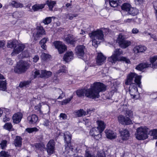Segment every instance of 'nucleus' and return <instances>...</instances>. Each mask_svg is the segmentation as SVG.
Masks as SVG:
<instances>
[{
	"label": "nucleus",
	"mask_w": 157,
	"mask_h": 157,
	"mask_svg": "<svg viewBox=\"0 0 157 157\" xmlns=\"http://www.w3.org/2000/svg\"><path fill=\"white\" fill-rule=\"evenodd\" d=\"M157 60V56H154L151 57L150 59V61L152 65L151 66H153V63Z\"/></svg>",
	"instance_id": "50"
},
{
	"label": "nucleus",
	"mask_w": 157,
	"mask_h": 157,
	"mask_svg": "<svg viewBox=\"0 0 157 157\" xmlns=\"http://www.w3.org/2000/svg\"><path fill=\"white\" fill-rule=\"evenodd\" d=\"M30 81H25L21 82L19 85V87L22 88H26L29 86Z\"/></svg>",
	"instance_id": "30"
},
{
	"label": "nucleus",
	"mask_w": 157,
	"mask_h": 157,
	"mask_svg": "<svg viewBox=\"0 0 157 157\" xmlns=\"http://www.w3.org/2000/svg\"><path fill=\"white\" fill-rule=\"evenodd\" d=\"M38 117L35 114H32L29 116L27 120L29 123L30 124H35L38 121Z\"/></svg>",
	"instance_id": "21"
},
{
	"label": "nucleus",
	"mask_w": 157,
	"mask_h": 157,
	"mask_svg": "<svg viewBox=\"0 0 157 157\" xmlns=\"http://www.w3.org/2000/svg\"><path fill=\"white\" fill-rule=\"evenodd\" d=\"M105 86L103 84L100 82H95L91 85L89 89L77 90L76 94L79 97L85 95L88 98L95 99L99 97L100 92L105 91Z\"/></svg>",
	"instance_id": "1"
},
{
	"label": "nucleus",
	"mask_w": 157,
	"mask_h": 157,
	"mask_svg": "<svg viewBox=\"0 0 157 157\" xmlns=\"http://www.w3.org/2000/svg\"><path fill=\"white\" fill-rule=\"evenodd\" d=\"M153 4L155 10V14L156 19L157 20V1L154 2Z\"/></svg>",
	"instance_id": "48"
},
{
	"label": "nucleus",
	"mask_w": 157,
	"mask_h": 157,
	"mask_svg": "<svg viewBox=\"0 0 157 157\" xmlns=\"http://www.w3.org/2000/svg\"><path fill=\"white\" fill-rule=\"evenodd\" d=\"M148 135L153 136V139H157V129H154L149 131Z\"/></svg>",
	"instance_id": "37"
},
{
	"label": "nucleus",
	"mask_w": 157,
	"mask_h": 157,
	"mask_svg": "<svg viewBox=\"0 0 157 157\" xmlns=\"http://www.w3.org/2000/svg\"><path fill=\"white\" fill-rule=\"evenodd\" d=\"M117 42L122 48H125L131 44L130 41L125 40L124 37L121 34H120L117 39Z\"/></svg>",
	"instance_id": "7"
},
{
	"label": "nucleus",
	"mask_w": 157,
	"mask_h": 157,
	"mask_svg": "<svg viewBox=\"0 0 157 157\" xmlns=\"http://www.w3.org/2000/svg\"><path fill=\"white\" fill-rule=\"evenodd\" d=\"M106 57L105 56L101 53H98L96 58V62L99 65L102 64L105 60Z\"/></svg>",
	"instance_id": "18"
},
{
	"label": "nucleus",
	"mask_w": 157,
	"mask_h": 157,
	"mask_svg": "<svg viewBox=\"0 0 157 157\" xmlns=\"http://www.w3.org/2000/svg\"><path fill=\"white\" fill-rule=\"evenodd\" d=\"M44 6V4L35 5L33 6L32 9L34 11H36L43 8Z\"/></svg>",
	"instance_id": "35"
},
{
	"label": "nucleus",
	"mask_w": 157,
	"mask_h": 157,
	"mask_svg": "<svg viewBox=\"0 0 157 157\" xmlns=\"http://www.w3.org/2000/svg\"><path fill=\"white\" fill-rule=\"evenodd\" d=\"M135 12L136 10L133 8L131 7L128 13L130 14H131L132 16H135L136 14Z\"/></svg>",
	"instance_id": "49"
},
{
	"label": "nucleus",
	"mask_w": 157,
	"mask_h": 157,
	"mask_svg": "<svg viewBox=\"0 0 157 157\" xmlns=\"http://www.w3.org/2000/svg\"><path fill=\"white\" fill-rule=\"evenodd\" d=\"M52 21L51 17H48L46 18L43 21V22L45 25H48Z\"/></svg>",
	"instance_id": "43"
},
{
	"label": "nucleus",
	"mask_w": 157,
	"mask_h": 157,
	"mask_svg": "<svg viewBox=\"0 0 157 157\" xmlns=\"http://www.w3.org/2000/svg\"><path fill=\"white\" fill-rule=\"evenodd\" d=\"M39 129L36 127L29 128L25 129V131L29 133H32L38 131Z\"/></svg>",
	"instance_id": "38"
},
{
	"label": "nucleus",
	"mask_w": 157,
	"mask_h": 157,
	"mask_svg": "<svg viewBox=\"0 0 157 157\" xmlns=\"http://www.w3.org/2000/svg\"><path fill=\"white\" fill-rule=\"evenodd\" d=\"M64 40L67 43L72 45L74 44L76 41L75 39L71 35H68L65 37Z\"/></svg>",
	"instance_id": "23"
},
{
	"label": "nucleus",
	"mask_w": 157,
	"mask_h": 157,
	"mask_svg": "<svg viewBox=\"0 0 157 157\" xmlns=\"http://www.w3.org/2000/svg\"><path fill=\"white\" fill-rule=\"evenodd\" d=\"M35 147L38 149H40L42 147L40 143H36L35 145Z\"/></svg>",
	"instance_id": "61"
},
{
	"label": "nucleus",
	"mask_w": 157,
	"mask_h": 157,
	"mask_svg": "<svg viewBox=\"0 0 157 157\" xmlns=\"http://www.w3.org/2000/svg\"><path fill=\"white\" fill-rule=\"evenodd\" d=\"M73 96H72L70 98H67L62 101H61V104L62 105H66L69 103L71 100L73 98Z\"/></svg>",
	"instance_id": "41"
},
{
	"label": "nucleus",
	"mask_w": 157,
	"mask_h": 157,
	"mask_svg": "<svg viewBox=\"0 0 157 157\" xmlns=\"http://www.w3.org/2000/svg\"><path fill=\"white\" fill-rule=\"evenodd\" d=\"M130 85V88L132 91H135L136 92H137V82H132V83L129 84Z\"/></svg>",
	"instance_id": "36"
},
{
	"label": "nucleus",
	"mask_w": 157,
	"mask_h": 157,
	"mask_svg": "<svg viewBox=\"0 0 157 157\" xmlns=\"http://www.w3.org/2000/svg\"><path fill=\"white\" fill-rule=\"evenodd\" d=\"M25 48V46L23 44H19L18 45H16L11 54V55L13 56L15 54H19L22 52Z\"/></svg>",
	"instance_id": "16"
},
{
	"label": "nucleus",
	"mask_w": 157,
	"mask_h": 157,
	"mask_svg": "<svg viewBox=\"0 0 157 157\" xmlns=\"http://www.w3.org/2000/svg\"><path fill=\"white\" fill-rule=\"evenodd\" d=\"M7 141L6 140H2L1 143L0 145L2 149H4L6 147L7 145Z\"/></svg>",
	"instance_id": "44"
},
{
	"label": "nucleus",
	"mask_w": 157,
	"mask_h": 157,
	"mask_svg": "<svg viewBox=\"0 0 157 157\" xmlns=\"http://www.w3.org/2000/svg\"><path fill=\"white\" fill-rule=\"evenodd\" d=\"M22 138L20 136H17L14 140V145L16 147H20L21 145Z\"/></svg>",
	"instance_id": "28"
},
{
	"label": "nucleus",
	"mask_w": 157,
	"mask_h": 157,
	"mask_svg": "<svg viewBox=\"0 0 157 157\" xmlns=\"http://www.w3.org/2000/svg\"><path fill=\"white\" fill-rule=\"evenodd\" d=\"M94 138L97 140H98L101 138V133L99 134L98 135H95L94 136Z\"/></svg>",
	"instance_id": "60"
},
{
	"label": "nucleus",
	"mask_w": 157,
	"mask_h": 157,
	"mask_svg": "<svg viewBox=\"0 0 157 157\" xmlns=\"http://www.w3.org/2000/svg\"><path fill=\"white\" fill-rule=\"evenodd\" d=\"M110 6L113 7H116L120 5L121 0H109Z\"/></svg>",
	"instance_id": "24"
},
{
	"label": "nucleus",
	"mask_w": 157,
	"mask_h": 157,
	"mask_svg": "<svg viewBox=\"0 0 157 157\" xmlns=\"http://www.w3.org/2000/svg\"><path fill=\"white\" fill-rule=\"evenodd\" d=\"M23 114L21 113L18 112L14 114L13 116V122L15 124H18L21 121L22 118Z\"/></svg>",
	"instance_id": "20"
},
{
	"label": "nucleus",
	"mask_w": 157,
	"mask_h": 157,
	"mask_svg": "<svg viewBox=\"0 0 157 157\" xmlns=\"http://www.w3.org/2000/svg\"><path fill=\"white\" fill-rule=\"evenodd\" d=\"M149 128L146 126H141L138 128V140H144L147 137Z\"/></svg>",
	"instance_id": "6"
},
{
	"label": "nucleus",
	"mask_w": 157,
	"mask_h": 157,
	"mask_svg": "<svg viewBox=\"0 0 157 157\" xmlns=\"http://www.w3.org/2000/svg\"><path fill=\"white\" fill-rule=\"evenodd\" d=\"M5 42L4 40H0V47L2 48L4 46Z\"/></svg>",
	"instance_id": "62"
},
{
	"label": "nucleus",
	"mask_w": 157,
	"mask_h": 157,
	"mask_svg": "<svg viewBox=\"0 0 157 157\" xmlns=\"http://www.w3.org/2000/svg\"><path fill=\"white\" fill-rule=\"evenodd\" d=\"M86 50L85 47L83 45H79L75 48V51L76 55L79 58H81L84 60L83 58L85 54V51Z\"/></svg>",
	"instance_id": "10"
},
{
	"label": "nucleus",
	"mask_w": 157,
	"mask_h": 157,
	"mask_svg": "<svg viewBox=\"0 0 157 157\" xmlns=\"http://www.w3.org/2000/svg\"><path fill=\"white\" fill-rule=\"evenodd\" d=\"M53 44L56 48L58 49L59 53H62L67 50L66 46L60 41H54Z\"/></svg>",
	"instance_id": "15"
},
{
	"label": "nucleus",
	"mask_w": 157,
	"mask_h": 157,
	"mask_svg": "<svg viewBox=\"0 0 157 157\" xmlns=\"http://www.w3.org/2000/svg\"><path fill=\"white\" fill-rule=\"evenodd\" d=\"M66 70L64 66H62L60 69L58 71V73L59 74L61 72L66 73Z\"/></svg>",
	"instance_id": "53"
},
{
	"label": "nucleus",
	"mask_w": 157,
	"mask_h": 157,
	"mask_svg": "<svg viewBox=\"0 0 157 157\" xmlns=\"http://www.w3.org/2000/svg\"><path fill=\"white\" fill-rule=\"evenodd\" d=\"M71 135L68 131L64 133V140L66 142L65 145V151L63 152V155L65 157H72L73 154V148L71 146Z\"/></svg>",
	"instance_id": "2"
},
{
	"label": "nucleus",
	"mask_w": 157,
	"mask_h": 157,
	"mask_svg": "<svg viewBox=\"0 0 157 157\" xmlns=\"http://www.w3.org/2000/svg\"><path fill=\"white\" fill-rule=\"evenodd\" d=\"M22 55L24 57H27L29 56V53L28 51L25 50L22 52Z\"/></svg>",
	"instance_id": "56"
},
{
	"label": "nucleus",
	"mask_w": 157,
	"mask_h": 157,
	"mask_svg": "<svg viewBox=\"0 0 157 157\" xmlns=\"http://www.w3.org/2000/svg\"><path fill=\"white\" fill-rule=\"evenodd\" d=\"M10 4L13 7L16 8H22L24 6L23 5L22 3L14 1H12L10 3Z\"/></svg>",
	"instance_id": "29"
},
{
	"label": "nucleus",
	"mask_w": 157,
	"mask_h": 157,
	"mask_svg": "<svg viewBox=\"0 0 157 157\" xmlns=\"http://www.w3.org/2000/svg\"><path fill=\"white\" fill-rule=\"evenodd\" d=\"M49 121L48 120H45L43 124V125L46 126H48L49 125Z\"/></svg>",
	"instance_id": "59"
},
{
	"label": "nucleus",
	"mask_w": 157,
	"mask_h": 157,
	"mask_svg": "<svg viewBox=\"0 0 157 157\" xmlns=\"http://www.w3.org/2000/svg\"><path fill=\"white\" fill-rule=\"evenodd\" d=\"M29 66L30 64L27 62L21 60L17 63L16 67L15 68L14 71L18 73H24Z\"/></svg>",
	"instance_id": "5"
},
{
	"label": "nucleus",
	"mask_w": 157,
	"mask_h": 157,
	"mask_svg": "<svg viewBox=\"0 0 157 157\" xmlns=\"http://www.w3.org/2000/svg\"><path fill=\"white\" fill-rule=\"evenodd\" d=\"M121 138L123 141L129 139L130 136L128 131L126 129L120 131Z\"/></svg>",
	"instance_id": "17"
},
{
	"label": "nucleus",
	"mask_w": 157,
	"mask_h": 157,
	"mask_svg": "<svg viewBox=\"0 0 157 157\" xmlns=\"http://www.w3.org/2000/svg\"><path fill=\"white\" fill-rule=\"evenodd\" d=\"M120 59L121 61L125 62L126 63H130V61L129 59L125 57H121Z\"/></svg>",
	"instance_id": "52"
},
{
	"label": "nucleus",
	"mask_w": 157,
	"mask_h": 157,
	"mask_svg": "<svg viewBox=\"0 0 157 157\" xmlns=\"http://www.w3.org/2000/svg\"><path fill=\"white\" fill-rule=\"evenodd\" d=\"M55 142L54 140H51L48 142L46 150L48 155H50L55 152Z\"/></svg>",
	"instance_id": "13"
},
{
	"label": "nucleus",
	"mask_w": 157,
	"mask_h": 157,
	"mask_svg": "<svg viewBox=\"0 0 157 157\" xmlns=\"http://www.w3.org/2000/svg\"><path fill=\"white\" fill-rule=\"evenodd\" d=\"M39 59V57L37 56H35L33 58V61L35 63Z\"/></svg>",
	"instance_id": "63"
},
{
	"label": "nucleus",
	"mask_w": 157,
	"mask_h": 157,
	"mask_svg": "<svg viewBox=\"0 0 157 157\" xmlns=\"http://www.w3.org/2000/svg\"><path fill=\"white\" fill-rule=\"evenodd\" d=\"M151 67V64H148L146 63H144L138 65V70L142 71L144 69Z\"/></svg>",
	"instance_id": "26"
},
{
	"label": "nucleus",
	"mask_w": 157,
	"mask_h": 157,
	"mask_svg": "<svg viewBox=\"0 0 157 157\" xmlns=\"http://www.w3.org/2000/svg\"><path fill=\"white\" fill-rule=\"evenodd\" d=\"M78 16L77 14H72L71 13H68L67 15V17L70 20H72L74 17H75Z\"/></svg>",
	"instance_id": "47"
},
{
	"label": "nucleus",
	"mask_w": 157,
	"mask_h": 157,
	"mask_svg": "<svg viewBox=\"0 0 157 157\" xmlns=\"http://www.w3.org/2000/svg\"><path fill=\"white\" fill-rule=\"evenodd\" d=\"M107 138L110 140L116 138L117 137L116 133L113 131L110 130H106L105 131Z\"/></svg>",
	"instance_id": "19"
},
{
	"label": "nucleus",
	"mask_w": 157,
	"mask_h": 157,
	"mask_svg": "<svg viewBox=\"0 0 157 157\" xmlns=\"http://www.w3.org/2000/svg\"><path fill=\"white\" fill-rule=\"evenodd\" d=\"M35 77L47 78L50 77L52 75V72L45 70L36 71L34 72Z\"/></svg>",
	"instance_id": "11"
},
{
	"label": "nucleus",
	"mask_w": 157,
	"mask_h": 157,
	"mask_svg": "<svg viewBox=\"0 0 157 157\" xmlns=\"http://www.w3.org/2000/svg\"><path fill=\"white\" fill-rule=\"evenodd\" d=\"M12 128V125L10 123H6L4 125V128L7 130H10Z\"/></svg>",
	"instance_id": "46"
},
{
	"label": "nucleus",
	"mask_w": 157,
	"mask_h": 157,
	"mask_svg": "<svg viewBox=\"0 0 157 157\" xmlns=\"http://www.w3.org/2000/svg\"><path fill=\"white\" fill-rule=\"evenodd\" d=\"M59 117L62 118L63 119L65 120L67 118V116L65 113H61L60 114Z\"/></svg>",
	"instance_id": "58"
},
{
	"label": "nucleus",
	"mask_w": 157,
	"mask_h": 157,
	"mask_svg": "<svg viewBox=\"0 0 157 157\" xmlns=\"http://www.w3.org/2000/svg\"><path fill=\"white\" fill-rule=\"evenodd\" d=\"M0 155L1 156L3 157H9V155L8 153L5 151H1L0 152Z\"/></svg>",
	"instance_id": "51"
},
{
	"label": "nucleus",
	"mask_w": 157,
	"mask_h": 157,
	"mask_svg": "<svg viewBox=\"0 0 157 157\" xmlns=\"http://www.w3.org/2000/svg\"><path fill=\"white\" fill-rule=\"evenodd\" d=\"M126 115L125 116H128L129 117H131L132 115V111L131 110H127L126 111Z\"/></svg>",
	"instance_id": "55"
},
{
	"label": "nucleus",
	"mask_w": 157,
	"mask_h": 157,
	"mask_svg": "<svg viewBox=\"0 0 157 157\" xmlns=\"http://www.w3.org/2000/svg\"><path fill=\"white\" fill-rule=\"evenodd\" d=\"M118 120L120 123L124 125H128L132 124V120L129 117L121 115L118 117Z\"/></svg>",
	"instance_id": "12"
},
{
	"label": "nucleus",
	"mask_w": 157,
	"mask_h": 157,
	"mask_svg": "<svg viewBox=\"0 0 157 157\" xmlns=\"http://www.w3.org/2000/svg\"><path fill=\"white\" fill-rule=\"evenodd\" d=\"M131 8V5L128 3H124L121 6V8L123 10L128 12Z\"/></svg>",
	"instance_id": "34"
},
{
	"label": "nucleus",
	"mask_w": 157,
	"mask_h": 157,
	"mask_svg": "<svg viewBox=\"0 0 157 157\" xmlns=\"http://www.w3.org/2000/svg\"><path fill=\"white\" fill-rule=\"evenodd\" d=\"M17 42L16 40H10L7 43V47L9 48H14L16 45H17Z\"/></svg>",
	"instance_id": "27"
},
{
	"label": "nucleus",
	"mask_w": 157,
	"mask_h": 157,
	"mask_svg": "<svg viewBox=\"0 0 157 157\" xmlns=\"http://www.w3.org/2000/svg\"><path fill=\"white\" fill-rule=\"evenodd\" d=\"M147 49V48L144 45L138 46V52H143Z\"/></svg>",
	"instance_id": "40"
},
{
	"label": "nucleus",
	"mask_w": 157,
	"mask_h": 157,
	"mask_svg": "<svg viewBox=\"0 0 157 157\" xmlns=\"http://www.w3.org/2000/svg\"><path fill=\"white\" fill-rule=\"evenodd\" d=\"M84 123L86 125H89L90 124V120L87 119H85L83 120Z\"/></svg>",
	"instance_id": "57"
},
{
	"label": "nucleus",
	"mask_w": 157,
	"mask_h": 157,
	"mask_svg": "<svg viewBox=\"0 0 157 157\" xmlns=\"http://www.w3.org/2000/svg\"><path fill=\"white\" fill-rule=\"evenodd\" d=\"M89 36L92 40V45L95 48L98 47V45L104 39V34L101 30L98 29L89 34Z\"/></svg>",
	"instance_id": "3"
},
{
	"label": "nucleus",
	"mask_w": 157,
	"mask_h": 157,
	"mask_svg": "<svg viewBox=\"0 0 157 157\" xmlns=\"http://www.w3.org/2000/svg\"><path fill=\"white\" fill-rule=\"evenodd\" d=\"M102 32L103 33H106L107 34H108V33L109 32V30L108 29H105V28H103L102 29Z\"/></svg>",
	"instance_id": "64"
},
{
	"label": "nucleus",
	"mask_w": 157,
	"mask_h": 157,
	"mask_svg": "<svg viewBox=\"0 0 157 157\" xmlns=\"http://www.w3.org/2000/svg\"><path fill=\"white\" fill-rule=\"evenodd\" d=\"M48 40L47 38H43L40 42V44L41 47L44 50H46L47 46L45 43Z\"/></svg>",
	"instance_id": "31"
},
{
	"label": "nucleus",
	"mask_w": 157,
	"mask_h": 157,
	"mask_svg": "<svg viewBox=\"0 0 157 157\" xmlns=\"http://www.w3.org/2000/svg\"><path fill=\"white\" fill-rule=\"evenodd\" d=\"M6 89V80L4 81L0 80V90H5Z\"/></svg>",
	"instance_id": "32"
},
{
	"label": "nucleus",
	"mask_w": 157,
	"mask_h": 157,
	"mask_svg": "<svg viewBox=\"0 0 157 157\" xmlns=\"http://www.w3.org/2000/svg\"><path fill=\"white\" fill-rule=\"evenodd\" d=\"M123 52L121 49H116L114 51L113 55L108 58V60L112 63H115V62L118 60L119 56Z\"/></svg>",
	"instance_id": "9"
},
{
	"label": "nucleus",
	"mask_w": 157,
	"mask_h": 157,
	"mask_svg": "<svg viewBox=\"0 0 157 157\" xmlns=\"http://www.w3.org/2000/svg\"><path fill=\"white\" fill-rule=\"evenodd\" d=\"M46 4L48 6L50 10L52 11V9L56 4V2L54 1L47 0L46 2Z\"/></svg>",
	"instance_id": "33"
},
{
	"label": "nucleus",
	"mask_w": 157,
	"mask_h": 157,
	"mask_svg": "<svg viewBox=\"0 0 157 157\" xmlns=\"http://www.w3.org/2000/svg\"><path fill=\"white\" fill-rule=\"evenodd\" d=\"M88 113L89 112L88 110H87V112H86L83 109H80L75 112V115L76 117H81L86 115H87Z\"/></svg>",
	"instance_id": "25"
},
{
	"label": "nucleus",
	"mask_w": 157,
	"mask_h": 157,
	"mask_svg": "<svg viewBox=\"0 0 157 157\" xmlns=\"http://www.w3.org/2000/svg\"><path fill=\"white\" fill-rule=\"evenodd\" d=\"M73 58V54L71 51L67 52L64 55L63 59L66 62L71 61Z\"/></svg>",
	"instance_id": "22"
},
{
	"label": "nucleus",
	"mask_w": 157,
	"mask_h": 157,
	"mask_svg": "<svg viewBox=\"0 0 157 157\" xmlns=\"http://www.w3.org/2000/svg\"><path fill=\"white\" fill-rule=\"evenodd\" d=\"M90 149V147H87L85 155V157H95L94 155L92 154L89 150Z\"/></svg>",
	"instance_id": "39"
},
{
	"label": "nucleus",
	"mask_w": 157,
	"mask_h": 157,
	"mask_svg": "<svg viewBox=\"0 0 157 157\" xmlns=\"http://www.w3.org/2000/svg\"><path fill=\"white\" fill-rule=\"evenodd\" d=\"M96 123L98 126L92 128L90 131V135L93 136L101 133L104 130L105 127L104 123L103 121L98 120L97 121Z\"/></svg>",
	"instance_id": "4"
},
{
	"label": "nucleus",
	"mask_w": 157,
	"mask_h": 157,
	"mask_svg": "<svg viewBox=\"0 0 157 157\" xmlns=\"http://www.w3.org/2000/svg\"><path fill=\"white\" fill-rule=\"evenodd\" d=\"M45 34V31L43 27L41 26H38L37 27V32L33 34L34 40H36L39 39L40 37Z\"/></svg>",
	"instance_id": "14"
},
{
	"label": "nucleus",
	"mask_w": 157,
	"mask_h": 157,
	"mask_svg": "<svg viewBox=\"0 0 157 157\" xmlns=\"http://www.w3.org/2000/svg\"><path fill=\"white\" fill-rule=\"evenodd\" d=\"M41 57L44 60H46L48 59H49L51 56L47 54L43 53L41 55Z\"/></svg>",
	"instance_id": "45"
},
{
	"label": "nucleus",
	"mask_w": 157,
	"mask_h": 157,
	"mask_svg": "<svg viewBox=\"0 0 157 157\" xmlns=\"http://www.w3.org/2000/svg\"><path fill=\"white\" fill-rule=\"evenodd\" d=\"M137 81V75L134 72H131L127 75L125 84L129 85L132 82H136Z\"/></svg>",
	"instance_id": "8"
},
{
	"label": "nucleus",
	"mask_w": 157,
	"mask_h": 157,
	"mask_svg": "<svg viewBox=\"0 0 157 157\" xmlns=\"http://www.w3.org/2000/svg\"><path fill=\"white\" fill-rule=\"evenodd\" d=\"M142 77V76L141 75H138V87H139L140 88H141L142 87L140 81Z\"/></svg>",
	"instance_id": "54"
},
{
	"label": "nucleus",
	"mask_w": 157,
	"mask_h": 157,
	"mask_svg": "<svg viewBox=\"0 0 157 157\" xmlns=\"http://www.w3.org/2000/svg\"><path fill=\"white\" fill-rule=\"evenodd\" d=\"M56 90V91L60 94L59 96L57 98L58 99H61L65 96V94L63 93L61 89H57Z\"/></svg>",
	"instance_id": "42"
}]
</instances>
